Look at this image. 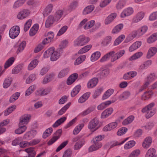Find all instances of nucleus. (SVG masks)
<instances>
[{"label":"nucleus","mask_w":157,"mask_h":157,"mask_svg":"<svg viewBox=\"0 0 157 157\" xmlns=\"http://www.w3.org/2000/svg\"><path fill=\"white\" fill-rule=\"evenodd\" d=\"M90 40L89 38L83 35H80L74 41V45L75 47L83 46L88 43Z\"/></svg>","instance_id":"f257e3e1"},{"label":"nucleus","mask_w":157,"mask_h":157,"mask_svg":"<svg viewBox=\"0 0 157 157\" xmlns=\"http://www.w3.org/2000/svg\"><path fill=\"white\" fill-rule=\"evenodd\" d=\"M20 32V28L18 26H14L10 30L9 35L10 37L14 39L17 37Z\"/></svg>","instance_id":"f03ea898"},{"label":"nucleus","mask_w":157,"mask_h":157,"mask_svg":"<svg viewBox=\"0 0 157 157\" xmlns=\"http://www.w3.org/2000/svg\"><path fill=\"white\" fill-rule=\"evenodd\" d=\"M30 117L29 114H25L19 118V125L25 126L29 122Z\"/></svg>","instance_id":"7ed1b4c3"},{"label":"nucleus","mask_w":157,"mask_h":157,"mask_svg":"<svg viewBox=\"0 0 157 157\" xmlns=\"http://www.w3.org/2000/svg\"><path fill=\"white\" fill-rule=\"evenodd\" d=\"M134 13L133 8L131 7H128L124 9L121 14V17L124 18Z\"/></svg>","instance_id":"20e7f679"},{"label":"nucleus","mask_w":157,"mask_h":157,"mask_svg":"<svg viewBox=\"0 0 157 157\" xmlns=\"http://www.w3.org/2000/svg\"><path fill=\"white\" fill-rule=\"evenodd\" d=\"M30 14V12L29 10L25 9L18 13L17 17L20 20L23 19L26 17Z\"/></svg>","instance_id":"39448f33"},{"label":"nucleus","mask_w":157,"mask_h":157,"mask_svg":"<svg viewBox=\"0 0 157 157\" xmlns=\"http://www.w3.org/2000/svg\"><path fill=\"white\" fill-rule=\"evenodd\" d=\"M62 130L61 129H58L55 133V136H54L48 142L49 145H51L54 142L56 141L60 136Z\"/></svg>","instance_id":"423d86ee"},{"label":"nucleus","mask_w":157,"mask_h":157,"mask_svg":"<svg viewBox=\"0 0 157 157\" xmlns=\"http://www.w3.org/2000/svg\"><path fill=\"white\" fill-rule=\"evenodd\" d=\"M144 16V12L141 11L138 13L133 18V22L134 23L138 22L143 19Z\"/></svg>","instance_id":"0eeeda50"},{"label":"nucleus","mask_w":157,"mask_h":157,"mask_svg":"<svg viewBox=\"0 0 157 157\" xmlns=\"http://www.w3.org/2000/svg\"><path fill=\"white\" fill-rule=\"evenodd\" d=\"M93 143V144L88 149L89 152L97 150L101 148L102 145V143L100 142Z\"/></svg>","instance_id":"6e6552de"},{"label":"nucleus","mask_w":157,"mask_h":157,"mask_svg":"<svg viewBox=\"0 0 157 157\" xmlns=\"http://www.w3.org/2000/svg\"><path fill=\"white\" fill-rule=\"evenodd\" d=\"M56 21L54 17L52 15L49 16L46 20L45 26L46 28H49Z\"/></svg>","instance_id":"1a4fd4ad"},{"label":"nucleus","mask_w":157,"mask_h":157,"mask_svg":"<svg viewBox=\"0 0 157 157\" xmlns=\"http://www.w3.org/2000/svg\"><path fill=\"white\" fill-rule=\"evenodd\" d=\"M99 123V121L98 118H95L91 120L89 123L88 128L90 129L95 128Z\"/></svg>","instance_id":"9d476101"},{"label":"nucleus","mask_w":157,"mask_h":157,"mask_svg":"<svg viewBox=\"0 0 157 157\" xmlns=\"http://www.w3.org/2000/svg\"><path fill=\"white\" fill-rule=\"evenodd\" d=\"M36 130H33L29 131L24 135V138L27 140H30L34 138L36 134Z\"/></svg>","instance_id":"9b49d317"},{"label":"nucleus","mask_w":157,"mask_h":157,"mask_svg":"<svg viewBox=\"0 0 157 157\" xmlns=\"http://www.w3.org/2000/svg\"><path fill=\"white\" fill-rule=\"evenodd\" d=\"M116 16L117 14L116 13H113L110 14L105 19L104 21L105 24L107 25L110 24L113 21Z\"/></svg>","instance_id":"f8f14e48"},{"label":"nucleus","mask_w":157,"mask_h":157,"mask_svg":"<svg viewBox=\"0 0 157 157\" xmlns=\"http://www.w3.org/2000/svg\"><path fill=\"white\" fill-rule=\"evenodd\" d=\"M117 126V124L116 122H112L105 126L103 128L104 131H108L114 129Z\"/></svg>","instance_id":"ddd939ff"},{"label":"nucleus","mask_w":157,"mask_h":157,"mask_svg":"<svg viewBox=\"0 0 157 157\" xmlns=\"http://www.w3.org/2000/svg\"><path fill=\"white\" fill-rule=\"evenodd\" d=\"M145 157H157L156 150L154 148H151L147 151Z\"/></svg>","instance_id":"4468645a"},{"label":"nucleus","mask_w":157,"mask_h":157,"mask_svg":"<svg viewBox=\"0 0 157 157\" xmlns=\"http://www.w3.org/2000/svg\"><path fill=\"white\" fill-rule=\"evenodd\" d=\"M157 52V48L155 47H151L149 49L146 57L147 59H150L154 56Z\"/></svg>","instance_id":"2eb2a0df"},{"label":"nucleus","mask_w":157,"mask_h":157,"mask_svg":"<svg viewBox=\"0 0 157 157\" xmlns=\"http://www.w3.org/2000/svg\"><path fill=\"white\" fill-rule=\"evenodd\" d=\"M157 78V76L154 73L151 74L147 77V81L145 83L144 85L146 86H148L150 83Z\"/></svg>","instance_id":"dca6fc26"},{"label":"nucleus","mask_w":157,"mask_h":157,"mask_svg":"<svg viewBox=\"0 0 157 157\" xmlns=\"http://www.w3.org/2000/svg\"><path fill=\"white\" fill-rule=\"evenodd\" d=\"M64 11L61 10H59L56 11L54 17L56 21L57 22L59 20L63 17V16Z\"/></svg>","instance_id":"f3484780"},{"label":"nucleus","mask_w":157,"mask_h":157,"mask_svg":"<svg viewBox=\"0 0 157 157\" xmlns=\"http://www.w3.org/2000/svg\"><path fill=\"white\" fill-rule=\"evenodd\" d=\"M152 143V138L150 136L147 137L144 140L142 144L144 148H147L151 145Z\"/></svg>","instance_id":"a211bd4d"},{"label":"nucleus","mask_w":157,"mask_h":157,"mask_svg":"<svg viewBox=\"0 0 157 157\" xmlns=\"http://www.w3.org/2000/svg\"><path fill=\"white\" fill-rule=\"evenodd\" d=\"M78 76V74L75 73L71 75L68 78L67 83L68 85H71L77 79Z\"/></svg>","instance_id":"6ab92c4d"},{"label":"nucleus","mask_w":157,"mask_h":157,"mask_svg":"<svg viewBox=\"0 0 157 157\" xmlns=\"http://www.w3.org/2000/svg\"><path fill=\"white\" fill-rule=\"evenodd\" d=\"M141 42L140 41H137L132 44L129 48V51L132 52L140 48L141 45Z\"/></svg>","instance_id":"aec40b11"},{"label":"nucleus","mask_w":157,"mask_h":157,"mask_svg":"<svg viewBox=\"0 0 157 157\" xmlns=\"http://www.w3.org/2000/svg\"><path fill=\"white\" fill-rule=\"evenodd\" d=\"M54 48L53 47L52 52L51 55V60L52 61H55L60 56V53L58 51H55L54 50Z\"/></svg>","instance_id":"412c9836"},{"label":"nucleus","mask_w":157,"mask_h":157,"mask_svg":"<svg viewBox=\"0 0 157 157\" xmlns=\"http://www.w3.org/2000/svg\"><path fill=\"white\" fill-rule=\"evenodd\" d=\"M98 82L97 78H94L90 79L87 83V87L90 88H92L95 86Z\"/></svg>","instance_id":"4be33fe9"},{"label":"nucleus","mask_w":157,"mask_h":157,"mask_svg":"<svg viewBox=\"0 0 157 157\" xmlns=\"http://www.w3.org/2000/svg\"><path fill=\"white\" fill-rule=\"evenodd\" d=\"M115 53V52L113 51H111L106 54H105L100 59V61L101 63L104 62L109 59L111 56L113 55Z\"/></svg>","instance_id":"5701e85b"},{"label":"nucleus","mask_w":157,"mask_h":157,"mask_svg":"<svg viewBox=\"0 0 157 157\" xmlns=\"http://www.w3.org/2000/svg\"><path fill=\"white\" fill-rule=\"evenodd\" d=\"M39 28L38 24H36L31 28L29 31V35L30 36H33L37 33Z\"/></svg>","instance_id":"b1692460"},{"label":"nucleus","mask_w":157,"mask_h":157,"mask_svg":"<svg viewBox=\"0 0 157 157\" xmlns=\"http://www.w3.org/2000/svg\"><path fill=\"white\" fill-rule=\"evenodd\" d=\"M90 94V92H87L84 94L78 99V102L79 103H82L85 102L89 98Z\"/></svg>","instance_id":"393cba45"},{"label":"nucleus","mask_w":157,"mask_h":157,"mask_svg":"<svg viewBox=\"0 0 157 157\" xmlns=\"http://www.w3.org/2000/svg\"><path fill=\"white\" fill-rule=\"evenodd\" d=\"M113 111V109H107L101 113V118H105L111 114Z\"/></svg>","instance_id":"a878e982"},{"label":"nucleus","mask_w":157,"mask_h":157,"mask_svg":"<svg viewBox=\"0 0 157 157\" xmlns=\"http://www.w3.org/2000/svg\"><path fill=\"white\" fill-rule=\"evenodd\" d=\"M39 61L37 59L32 60L29 64L28 67V69L31 71L34 68L38 65Z\"/></svg>","instance_id":"bb28decb"},{"label":"nucleus","mask_w":157,"mask_h":157,"mask_svg":"<svg viewBox=\"0 0 157 157\" xmlns=\"http://www.w3.org/2000/svg\"><path fill=\"white\" fill-rule=\"evenodd\" d=\"M94 6L93 5L88 6L84 8L83 11V13L84 15L89 14L94 10Z\"/></svg>","instance_id":"cd10ccee"},{"label":"nucleus","mask_w":157,"mask_h":157,"mask_svg":"<svg viewBox=\"0 0 157 157\" xmlns=\"http://www.w3.org/2000/svg\"><path fill=\"white\" fill-rule=\"evenodd\" d=\"M134 118L135 117L133 116H130L123 121L122 124L124 125H127L132 123Z\"/></svg>","instance_id":"c85d7f7f"},{"label":"nucleus","mask_w":157,"mask_h":157,"mask_svg":"<svg viewBox=\"0 0 157 157\" xmlns=\"http://www.w3.org/2000/svg\"><path fill=\"white\" fill-rule=\"evenodd\" d=\"M25 151L28 153V157H34L36 154L34 148L30 147L25 149Z\"/></svg>","instance_id":"c756f323"},{"label":"nucleus","mask_w":157,"mask_h":157,"mask_svg":"<svg viewBox=\"0 0 157 157\" xmlns=\"http://www.w3.org/2000/svg\"><path fill=\"white\" fill-rule=\"evenodd\" d=\"M53 8V5L52 4H49L48 5L45 9L43 13L44 16H47L52 12Z\"/></svg>","instance_id":"7c9ffc66"},{"label":"nucleus","mask_w":157,"mask_h":157,"mask_svg":"<svg viewBox=\"0 0 157 157\" xmlns=\"http://www.w3.org/2000/svg\"><path fill=\"white\" fill-rule=\"evenodd\" d=\"M114 91V90L112 89H108L105 93L103 95L102 99L103 100L107 99L113 94Z\"/></svg>","instance_id":"2f4dec72"},{"label":"nucleus","mask_w":157,"mask_h":157,"mask_svg":"<svg viewBox=\"0 0 157 157\" xmlns=\"http://www.w3.org/2000/svg\"><path fill=\"white\" fill-rule=\"evenodd\" d=\"M101 55V53L99 51H97L93 53L91 56L90 60L92 62H94L98 59Z\"/></svg>","instance_id":"473e14b6"},{"label":"nucleus","mask_w":157,"mask_h":157,"mask_svg":"<svg viewBox=\"0 0 157 157\" xmlns=\"http://www.w3.org/2000/svg\"><path fill=\"white\" fill-rule=\"evenodd\" d=\"M109 73V69L106 68L103 70L98 73V76L100 78L106 77L108 75Z\"/></svg>","instance_id":"72a5a7b5"},{"label":"nucleus","mask_w":157,"mask_h":157,"mask_svg":"<svg viewBox=\"0 0 157 157\" xmlns=\"http://www.w3.org/2000/svg\"><path fill=\"white\" fill-rule=\"evenodd\" d=\"M86 58V56L85 55L80 56L75 61L74 65H78L80 64L85 60Z\"/></svg>","instance_id":"f704fd0d"},{"label":"nucleus","mask_w":157,"mask_h":157,"mask_svg":"<svg viewBox=\"0 0 157 157\" xmlns=\"http://www.w3.org/2000/svg\"><path fill=\"white\" fill-rule=\"evenodd\" d=\"M26 129L27 127L25 126L19 125V128L15 130V133L16 134H21L24 132Z\"/></svg>","instance_id":"c9c22d12"},{"label":"nucleus","mask_w":157,"mask_h":157,"mask_svg":"<svg viewBox=\"0 0 157 157\" xmlns=\"http://www.w3.org/2000/svg\"><path fill=\"white\" fill-rule=\"evenodd\" d=\"M157 40V33L153 34L147 39V42L151 44L155 42Z\"/></svg>","instance_id":"e433bc0d"},{"label":"nucleus","mask_w":157,"mask_h":157,"mask_svg":"<svg viewBox=\"0 0 157 157\" xmlns=\"http://www.w3.org/2000/svg\"><path fill=\"white\" fill-rule=\"evenodd\" d=\"M81 86L80 85L76 86L72 90L71 92V95L72 97H74L81 90Z\"/></svg>","instance_id":"4c0bfd02"},{"label":"nucleus","mask_w":157,"mask_h":157,"mask_svg":"<svg viewBox=\"0 0 157 157\" xmlns=\"http://www.w3.org/2000/svg\"><path fill=\"white\" fill-rule=\"evenodd\" d=\"M123 25L120 24L116 26L113 29L112 33L113 34L117 33L120 32L123 27Z\"/></svg>","instance_id":"58836bf2"},{"label":"nucleus","mask_w":157,"mask_h":157,"mask_svg":"<svg viewBox=\"0 0 157 157\" xmlns=\"http://www.w3.org/2000/svg\"><path fill=\"white\" fill-rule=\"evenodd\" d=\"M92 46V45L91 44L88 45L84 46L78 51V53L81 54L87 52L91 48Z\"/></svg>","instance_id":"ea45409f"},{"label":"nucleus","mask_w":157,"mask_h":157,"mask_svg":"<svg viewBox=\"0 0 157 157\" xmlns=\"http://www.w3.org/2000/svg\"><path fill=\"white\" fill-rule=\"evenodd\" d=\"M20 95V93L17 92L13 94L10 98L9 101L10 103L14 102L17 100Z\"/></svg>","instance_id":"a19ab883"},{"label":"nucleus","mask_w":157,"mask_h":157,"mask_svg":"<svg viewBox=\"0 0 157 157\" xmlns=\"http://www.w3.org/2000/svg\"><path fill=\"white\" fill-rule=\"evenodd\" d=\"M15 60L13 57H11L9 58L6 62L4 65V68L5 69L8 68L11 66Z\"/></svg>","instance_id":"79ce46f5"},{"label":"nucleus","mask_w":157,"mask_h":157,"mask_svg":"<svg viewBox=\"0 0 157 157\" xmlns=\"http://www.w3.org/2000/svg\"><path fill=\"white\" fill-rule=\"evenodd\" d=\"M66 119V117H65L60 118L56 121L54 124L52 125V127L54 128H56L58 127L62 123L64 122Z\"/></svg>","instance_id":"37998d69"},{"label":"nucleus","mask_w":157,"mask_h":157,"mask_svg":"<svg viewBox=\"0 0 157 157\" xmlns=\"http://www.w3.org/2000/svg\"><path fill=\"white\" fill-rule=\"evenodd\" d=\"M155 109H147V113L146 115V118H149L152 116L155 113Z\"/></svg>","instance_id":"c03bdc74"},{"label":"nucleus","mask_w":157,"mask_h":157,"mask_svg":"<svg viewBox=\"0 0 157 157\" xmlns=\"http://www.w3.org/2000/svg\"><path fill=\"white\" fill-rule=\"evenodd\" d=\"M11 83V80L9 78H6L3 83V87L6 89L9 87Z\"/></svg>","instance_id":"a18cd8bd"},{"label":"nucleus","mask_w":157,"mask_h":157,"mask_svg":"<svg viewBox=\"0 0 157 157\" xmlns=\"http://www.w3.org/2000/svg\"><path fill=\"white\" fill-rule=\"evenodd\" d=\"M125 36L124 35H121L119 36L115 40L113 45L116 46L119 44L125 38Z\"/></svg>","instance_id":"49530a36"},{"label":"nucleus","mask_w":157,"mask_h":157,"mask_svg":"<svg viewBox=\"0 0 157 157\" xmlns=\"http://www.w3.org/2000/svg\"><path fill=\"white\" fill-rule=\"evenodd\" d=\"M26 0H17L16 1L13 6V8L16 9L21 6L24 3Z\"/></svg>","instance_id":"de8ad7c7"},{"label":"nucleus","mask_w":157,"mask_h":157,"mask_svg":"<svg viewBox=\"0 0 157 157\" xmlns=\"http://www.w3.org/2000/svg\"><path fill=\"white\" fill-rule=\"evenodd\" d=\"M142 55L143 53L142 52H137L134 54L133 56L130 57L128 60L130 61L135 60L140 57Z\"/></svg>","instance_id":"09e8293b"},{"label":"nucleus","mask_w":157,"mask_h":157,"mask_svg":"<svg viewBox=\"0 0 157 157\" xmlns=\"http://www.w3.org/2000/svg\"><path fill=\"white\" fill-rule=\"evenodd\" d=\"M84 126V124L83 123L78 125L73 131V134L76 135L78 134Z\"/></svg>","instance_id":"8fccbe9b"},{"label":"nucleus","mask_w":157,"mask_h":157,"mask_svg":"<svg viewBox=\"0 0 157 157\" xmlns=\"http://www.w3.org/2000/svg\"><path fill=\"white\" fill-rule=\"evenodd\" d=\"M153 95L152 91H147L144 93L142 97L143 100H146L150 98Z\"/></svg>","instance_id":"3c124183"},{"label":"nucleus","mask_w":157,"mask_h":157,"mask_svg":"<svg viewBox=\"0 0 157 157\" xmlns=\"http://www.w3.org/2000/svg\"><path fill=\"white\" fill-rule=\"evenodd\" d=\"M23 66L21 64H19L16 66L12 69V72L13 74H17L19 73L22 69Z\"/></svg>","instance_id":"603ef678"},{"label":"nucleus","mask_w":157,"mask_h":157,"mask_svg":"<svg viewBox=\"0 0 157 157\" xmlns=\"http://www.w3.org/2000/svg\"><path fill=\"white\" fill-rule=\"evenodd\" d=\"M69 71V69L68 68H66L62 70L59 73L58 77L62 78L64 77L67 75Z\"/></svg>","instance_id":"864d4df0"},{"label":"nucleus","mask_w":157,"mask_h":157,"mask_svg":"<svg viewBox=\"0 0 157 157\" xmlns=\"http://www.w3.org/2000/svg\"><path fill=\"white\" fill-rule=\"evenodd\" d=\"M126 0H120L116 5V8L118 10L122 8L125 5Z\"/></svg>","instance_id":"5fc2aeb1"},{"label":"nucleus","mask_w":157,"mask_h":157,"mask_svg":"<svg viewBox=\"0 0 157 157\" xmlns=\"http://www.w3.org/2000/svg\"><path fill=\"white\" fill-rule=\"evenodd\" d=\"M135 143V142L134 140L130 141L125 144L124 148L126 149H129L133 147Z\"/></svg>","instance_id":"6e6d98bb"},{"label":"nucleus","mask_w":157,"mask_h":157,"mask_svg":"<svg viewBox=\"0 0 157 157\" xmlns=\"http://www.w3.org/2000/svg\"><path fill=\"white\" fill-rule=\"evenodd\" d=\"M36 88V86L34 85L30 86L27 90L25 93L26 96H28L30 95L35 90Z\"/></svg>","instance_id":"4d7b16f0"},{"label":"nucleus","mask_w":157,"mask_h":157,"mask_svg":"<svg viewBox=\"0 0 157 157\" xmlns=\"http://www.w3.org/2000/svg\"><path fill=\"white\" fill-rule=\"evenodd\" d=\"M36 79V75L34 74H31L26 80L27 84H30Z\"/></svg>","instance_id":"13d9d810"},{"label":"nucleus","mask_w":157,"mask_h":157,"mask_svg":"<svg viewBox=\"0 0 157 157\" xmlns=\"http://www.w3.org/2000/svg\"><path fill=\"white\" fill-rule=\"evenodd\" d=\"M111 37L110 36H108L106 37L102 41L101 43L104 46H107L111 43Z\"/></svg>","instance_id":"bf43d9fd"},{"label":"nucleus","mask_w":157,"mask_h":157,"mask_svg":"<svg viewBox=\"0 0 157 157\" xmlns=\"http://www.w3.org/2000/svg\"><path fill=\"white\" fill-rule=\"evenodd\" d=\"M53 130L52 128H49L46 129L43 135V137L46 138L48 136L52 133Z\"/></svg>","instance_id":"052dcab7"},{"label":"nucleus","mask_w":157,"mask_h":157,"mask_svg":"<svg viewBox=\"0 0 157 157\" xmlns=\"http://www.w3.org/2000/svg\"><path fill=\"white\" fill-rule=\"evenodd\" d=\"M95 21L94 20H91L88 22L84 26V28L85 29H88L92 27L95 24Z\"/></svg>","instance_id":"680f3d73"},{"label":"nucleus","mask_w":157,"mask_h":157,"mask_svg":"<svg viewBox=\"0 0 157 157\" xmlns=\"http://www.w3.org/2000/svg\"><path fill=\"white\" fill-rule=\"evenodd\" d=\"M130 93L128 91L124 92L120 96V98L122 100L127 99L130 95Z\"/></svg>","instance_id":"e2e57ef3"},{"label":"nucleus","mask_w":157,"mask_h":157,"mask_svg":"<svg viewBox=\"0 0 157 157\" xmlns=\"http://www.w3.org/2000/svg\"><path fill=\"white\" fill-rule=\"evenodd\" d=\"M26 45V42L25 41H22L19 45L18 49L17 51V53H18L22 51L24 49Z\"/></svg>","instance_id":"0e129e2a"},{"label":"nucleus","mask_w":157,"mask_h":157,"mask_svg":"<svg viewBox=\"0 0 157 157\" xmlns=\"http://www.w3.org/2000/svg\"><path fill=\"white\" fill-rule=\"evenodd\" d=\"M53 47L50 48L46 51L44 54V58H47L50 56L52 52Z\"/></svg>","instance_id":"69168bd1"},{"label":"nucleus","mask_w":157,"mask_h":157,"mask_svg":"<svg viewBox=\"0 0 157 157\" xmlns=\"http://www.w3.org/2000/svg\"><path fill=\"white\" fill-rule=\"evenodd\" d=\"M32 22V21L31 19H29L26 21L24 25V30L26 32L28 30L31 26Z\"/></svg>","instance_id":"338daca9"},{"label":"nucleus","mask_w":157,"mask_h":157,"mask_svg":"<svg viewBox=\"0 0 157 157\" xmlns=\"http://www.w3.org/2000/svg\"><path fill=\"white\" fill-rule=\"evenodd\" d=\"M67 26L64 25L59 30L57 34V36H60L64 33L67 29Z\"/></svg>","instance_id":"774afa93"}]
</instances>
